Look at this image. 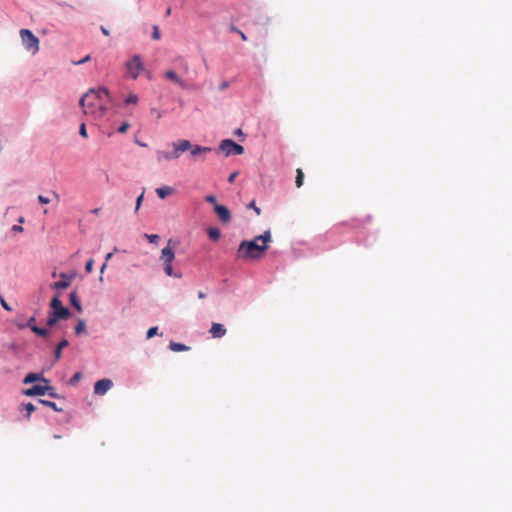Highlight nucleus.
I'll use <instances>...</instances> for the list:
<instances>
[{"label": "nucleus", "mask_w": 512, "mask_h": 512, "mask_svg": "<svg viewBox=\"0 0 512 512\" xmlns=\"http://www.w3.org/2000/svg\"><path fill=\"white\" fill-rule=\"evenodd\" d=\"M160 36H161V34H152V38L154 40H160Z\"/></svg>", "instance_id": "nucleus-46"}, {"label": "nucleus", "mask_w": 512, "mask_h": 512, "mask_svg": "<svg viewBox=\"0 0 512 512\" xmlns=\"http://www.w3.org/2000/svg\"><path fill=\"white\" fill-rule=\"evenodd\" d=\"M32 332H34L35 334H37L39 336H42V337H46L49 334L48 329L40 328L38 326L37 327H32Z\"/></svg>", "instance_id": "nucleus-25"}, {"label": "nucleus", "mask_w": 512, "mask_h": 512, "mask_svg": "<svg viewBox=\"0 0 512 512\" xmlns=\"http://www.w3.org/2000/svg\"><path fill=\"white\" fill-rule=\"evenodd\" d=\"M93 265H94V261L92 259H90L86 265H85V270L87 273H91L93 271Z\"/></svg>", "instance_id": "nucleus-33"}, {"label": "nucleus", "mask_w": 512, "mask_h": 512, "mask_svg": "<svg viewBox=\"0 0 512 512\" xmlns=\"http://www.w3.org/2000/svg\"><path fill=\"white\" fill-rule=\"evenodd\" d=\"M89 60H90V55H86L83 59H81V60H79L77 62L73 61V64L80 65V64L88 62Z\"/></svg>", "instance_id": "nucleus-40"}, {"label": "nucleus", "mask_w": 512, "mask_h": 512, "mask_svg": "<svg viewBox=\"0 0 512 512\" xmlns=\"http://www.w3.org/2000/svg\"><path fill=\"white\" fill-rule=\"evenodd\" d=\"M236 134L241 135V134H242V130H241V129H238V130L236 131Z\"/></svg>", "instance_id": "nucleus-52"}, {"label": "nucleus", "mask_w": 512, "mask_h": 512, "mask_svg": "<svg viewBox=\"0 0 512 512\" xmlns=\"http://www.w3.org/2000/svg\"><path fill=\"white\" fill-rule=\"evenodd\" d=\"M241 37H242V40H243V41H246V40H247L246 34H241Z\"/></svg>", "instance_id": "nucleus-49"}, {"label": "nucleus", "mask_w": 512, "mask_h": 512, "mask_svg": "<svg viewBox=\"0 0 512 512\" xmlns=\"http://www.w3.org/2000/svg\"><path fill=\"white\" fill-rule=\"evenodd\" d=\"M108 100V90L101 87L98 90H89L84 94L79 101V105L85 115L94 119H101L107 112Z\"/></svg>", "instance_id": "nucleus-1"}, {"label": "nucleus", "mask_w": 512, "mask_h": 512, "mask_svg": "<svg viewBox=\"0 0 512 512\" xmlns=\"http://www.w3.org/2000/svg\"><path fill=\"white\" fill-rule=\"evenodd\" d=\"M170 12H171V9H170V8H168V9H167V11H166V14H167V15H169V14H170Z\"/></svg>", "instance_id": "nucleus-53"}, {"label": "nucleus", "mask_w": 512, "mask_h": 512, "mask_svg": "<svg viewBox=\"0 0 512 512\" xmlns=\"http://www.w3.org/2000/svg\"><path fill=\"white\" fill-rule=\"evenodd\" d=\"M53 390V387L49 386L48 384H36L32 387L24 390V394L26 396H41L47 394L48 391Z\"/></svg>", "instance_id": "nucleus-8"}, {"label": "nucleus", "mask_w": 512, "mask_h": 512, "mask_svg": "<svg viewBox=\"0 0 512 512\" xmlns=\"http://www.w3.org/2000/svg\"><path fill=\"white\" fill-rule=\"evenodd\" d=\"M219 151H222L225 153L226 156L229 155H241L244 153L243 146L235 143L234 141L230 139H225L220 142Z\"/></svg>", "instance_id": "nucleus-5"}, {"label": "nucleus", "mask_w": 512, "mask_h": 512, "mask_svg": "<svg viewBox=\"0 0 512 512\" xmlns=\"http://www.w3.org/2000/svg\"><path fill=\"white\" fill-rule=\"evenodd\" d=\"M171 242H172V240L170 239L168 241L167 246L164 247L161 251L160 259L163 261V263H172L175 258L174 251L170 246Z\"/></svg>", "instance_id": "nucleus-12"}, {"label": "nucleus", "mask_w": 512, "mask_h": 512, "mask_svg": "<svg viewBox=\"0 0 512 512\" xmlns=\"http://www.w3.org/2000/svg\"><path fill=\"white\" fill-rule=\"evenodd\" d=\"M214 211L223 223H228L231 220V213L229 209L221 204H215Z\"/></svg>", "instance_id": "nucleus-11"}, {"label": "nucleus", "mask_w": 512, "mask_h": 512, "mask_svg": "<svg viewBox=\"0 0 512 512\" xmlns=\"http://www.w3.org/2000/svg\"><path fill=\"white\" fill-rule=\"evenodd\" d=\"M137 102H138V97H137L136 94H133V93L129 94L128 97L125 100V103L127 105H129V104H134L135 105V104H137Z\"/></svg>", "instance_id": "nucleus-28"}, {"label": "nucleus", "mask_w": 512, "mask_h": 512, "mask_svg": "<svg viewBox=\"0 0 512 512\" xmlns=\"http://www.w3.org/2000/svg\"><path fill=\"white\" fill-rule=\"evenodd\" d=\"M249 207L253 208V210H255V212H256V214H257V215H260L261 210H260V208H259V207H257V206L255 205V202H254V201H252V202L249 204Z\"/></svg>", "instance_id": "nucleus-41"}, {"label": "nucleus", "mask_w": 512, "mask_h": 512, "mask_svg": "<svg viewBox=\"0 0 512 512\" xmlns=\"http://www.w3.org/2000/svg\"><path fill=\"white\" fill-rule=\"evenodd\" d=\"M171 146L173 148V150L171 152L158 151L156 153L158 161H162V160L169 161V160L178 159L182 155V153L189 150L190 141L189 140H179V141L173 142L171 144Z\"/></svg>", "instance_id": "nucleus-3"}, {"label": "nucleus", "mask_w": 512, "mask_h": 512, "mask_svg": "<svg viewBox=\"0 0 512 512\" xmlns=\"http://www.w3.org/2000/svg\"><path fill=\"white\" fill-rule=\"evenodd\" d=\"M143 197H144V193H141V195L137 198V200H136V207H135L136 211L140 208L142 200H143Z\"/></svg>", "instance_id": "nucleus-38"}, {"label": "nucleus", "mask_w": 512, "mask_h": 512, "mask_svg": "<svg viewBox=\"0 0 512 512\" xmlns=\"http://www.w3.org/2000/svg\"><path fill=\"white\" fill-rule=\"evenodd\" d=\"M145 238L150 242V243H157L158 239H159V236L157 234H145Z\"/></svg>", "instance_id": "nucleus-30"}, {"label": "nucleus", "mask_w": 512, "mask_h": 512, "mask_svg": "<svg viewBox=\"0 0 512 512\" xmlns=\"http://www.w3.org/2000/svg\"><path fill=\"white\" fill-rule=\"evenodd\" d=\"M208 236L210 239L217 241L221 236L220 230L218 228L211 227L208 229Z\"/></svg>", "instance_id": "nucleus-23"}, {"label": "nucleus", "mask_w": 512, "mask_h": 512, "mask_svg": "<svg viewBox=\"0 0 512 512\" xmlns=\"http://www.w3.org/2000/svg\"><path fill=\"white\" fill-rule=\"evenodd\" d=\"M304 182V173L301 168H298L296 170V180L295 184L297 188H300L303 185Z\"/></svg>", "instance_id": "nucleus-22"}, {"label": "nucleus", "mask_w": 512, "mask_h": 512, "mask_svg": "<svg viewBox=\"0 0 512 512\" xmlns=\"http://www.w3.org/2000/svg\"><path fill=\"white\" fill-rule=\"evenodd\" d=\"M35 381H42L43 383H46V384L49 383V381L47 379L43 378L40 374H36V373L27 374L23 380V383L29 384V383H32Z\"/></svg>", "instance_id": "nucleus-15"}, {"label": "nucleus", "mask_w": 512, "mask_h": 512, "mask_svg": "<svg viewBox=\"0 0 512 512\" xmlns=\"http://www.w3.org/2000/svg\"><path fill=\"white\" fill-rule=\"evenodd\" d=\"M68 345H69V342L66 339H63L58 343V345L55 349V352H54L55 361H58L61 358L62 349L67 347Z\"/></svg>", "instance_id": "nucleus-16"}, {"label": "nucleus", "mask_w": 512, "mask_h": 512, "mask_svg": "<svg viewBox=\"0 0 512 512\" xmlns=\"http://www.w3.org/2000/svg\"><path fill=\"white\" fill-rule=\"evenodd\" d=\"M58 320H61L60 317H57L54 313H51V315L48 318L47 324L49 326H53Z\"/></svg>", "instance_id": "nucleus-29"}, {"label": "nucleus", "mask_w": 512, "mask_h": 512, "mask_svg": "<svg viewBox=\"0 0 512 512\" xmlns=\"http://www.w3.org/2000/svg\"><path fill=\"white\" fill-rule=\"evenodd\" d=\"M271 241V232L265 231L251 241H242L237 249L236 258L244 261H252L261 258L268 249Z\"/></svg>", "instance_id": "nucleus-2"}, {"label": "nucleus", "mask_w": 512, "mask_h": 512, "mask_svg": "<svg viewBox=\"0 0 512 512\" xmlns=\"http://www.w3.org/2000/svg\"><path fill=\"white\" fill-rule=\"evenodd\" d=\"M85 328H86L85 321L83 319H80L75 327V333L81 334L82 332L85 331Z\"/></svg>", "instance_id": "nucleus-26"}, {"label": "nucleus", "mask_w": 512, "mask_h": 512, "mask_svg": "<svg viewBox=\"0 0 512 512\" xmlns=\"http://www.w3.org/2000/svg\"><path fill=\"white\" fill-rule=\"evenodd\" d=\"M99 209H94L93 213H98Z\"/></svg>", "instance_id": "nucleus-56"}, {"label": "nucleus", "mask_w": 512, "mask_h": 512, "mask_svg": "<svg viewBox=\"0 0 512 512\" xmlns=\"http://www.w3.org/2000/svg\"><path fill=\"white\" fill-rule=\"evenodd\" d=\"M129 127H130V124L128 122H124L121 126H119L118 132L125 133Z\"/></svg>", "instance_id": "nucleus-34"}, {"label": "nucleus", "mask_w": 512, "mask_h": 512, "mask_svg": "<svg viewBox=\"0 0 512 512\" xmlns=\"http://www.w3.org/2000/svg\"><path fill=\"white\" fill-rule=\"evenodd\" d=\"M157 331H158V328L157 327H151L148 329L147 331V338L150 339L152 338L154 335L157 334Z\"/></svg>", "instance_id": "nucleus-32"}, {"label": "nucleus", "mask_w": 512, "mask_h": 512, "mask_svg": "<svg viewBox=\"0 0 512 512\" xmlns=\"http://www.w3.org/2000/svg\"><path fill=\"white\" fill-rule=\"evenodd\" d=\"M237 175H238L237 172H233L232 174H230V176L228 177V182H230V183L234 182Z\"/></svg>", "instance_id": "nucleus-42"}, {"label": "nucleus", "mask_w": 512, "mask_h": 512, "mask_svg": "<svg viewBox=\"0 0 512 512\" xmlns=\"http://www.w3.org/2000/svg\"><path fill=\"white\" fill-rule=\"evenodd\" d=\"M165 76L167 79L175 82L176 84H178L180 86H184L183 80L173 70H168L165 73Z\"/></svg>", "instance_id": "nucleus-17"}, {"label": "nucleus", "mask_w": 512, "mask_h": 512, "mask_svg": "<svg viewBox=\"0 0 512 512\" xmlns=\"http://www.w3.org/2000/svg\"><path fill=\"white\" fill-rule=\"evenodd\" d=\"M79 134L83 137V138H87L88 137V134H87V130H86V125L85 123H82L80 125V128H79Z\"/></svg>", "instance_id": "nucleus-31"}, {"label": "nucleus", "mask_w": 512, "mask_h": 512, "mask_svg": "<svg viewBox=\"0 0 512 512\" xmlns=\"http://www.w3.org/2000/svg\"><path fill=\"white\" fill-rule=\"evenodd\" d=\"M39 403H41L42 405L44 406H47V407H50L52 408L54 411H57V412H60L62 411L61 408H58L56 403L52 402V401H49V400H43V399H40L39 400Z\"/></svg>", "instance_id": "nucleus-24"}, {"label": "nucleus", "mask_w": 512, "mask_h": 512, "mask_svg": "<svg viewBox=\"0 0 512 512\" xmlns=\"http://www.w3.org/2000/svg\"><path fill=\"white\" fill-rule=\"evenodd\" d=\"M101 30H102V32H103V33L108 32V31H107L106 29H104L103 27H101Z\"/></svg>", "instance_id": "nucleus-54"}, {"label": "nucleus", "mask_w": 512, "mask_h": 512, "mask_svg": "<svg viewBox=\"0 0 512 512\" xmlns=\"http://www.w3.org/2000/svg\"><path fill=\"white\" fill-rule=\"evenodd\" d=\"M169 348H170L172 351H175V352L186 351V350H188V349H189V348H188L187 346H185L184 344L176 343V342H170Z\"/></svg>", "instance_id": "nucleus-21"}, {"label": "nucleus", "mask_w": 512, "mask_h": 512, "mask_svg": "<svg viewBox=\"0 0 512 512\" xmlns=\"http://www.w3.org/2000/svg\"><path fill=\"white\" fill-rule=\"evenodd\" d=\"M51 397H57V395L53 392V390H50L47 392Z\"/></svg>", "instance_id": "nucleus-47"}, {"label": "nucleus", "mask_w": 512, "mask_h": 512, "mask_svg": "<svg viewBox=\"0 0 512 512\" xmlns=\"http://www.w3.org/2000/svg\"><path fill=\"white\" fill-rule=\"evenodd\" d=\"M154 32H158V27L157 26L154 27Z\"/></svg>", "instance_id": "nucleus-55"}, {"label": "nucleus", "mask_w": 512, "mask_h": 512, "mask_svg": "<svg viewBox=\"0 0 512 512\" xmlns=\"http://www.w3.org/2000/svg\"><path fill=\"white\" fill-rule=\"evenodd\" d=\"M198 297H199L200 299H204V298L206 297V294H205L203 291H199V292H198Z\"/></svg>", "instance_id": "nucleus-45"}, {"label": "nucleus", "mask_w": 512, "mask_h": 512, "mask_svg": "<svg viewBox=\"0 0 512 512\" xmlns=\"http://www.w3.org/2000/svg\"><path fill=\"white\" fill-rule=\"evenodd\" d=\"M22 43L27 52L35 55L39 50V40L35 34H21Z\"/></svg>", "instance_id": "nucleus-6"}, {"label": "nucleus", "mask_w": 512, "mask_h": 512, "mask_svg": "<svg viewBox=\"0 0 512 512\" xmlns=\"http://www.w3.org/2000/svg\"><path fill=\"white\" fill-rule=\"evenodd\" d=\"M52 313L60 317L61 319H67L70 316V311L68 308L62 305L61 300L58 296H54L50 303Z\"/></svg>", "instance_id": "nucleus-7"}, {"label": "nucleus", "mask_w": 512, "mask_h": 512, "mask_svg": "<svg viewBox=\"0 0 512 512\" xmlns=\"http://www.w3.org/2000/svg\"><path fill=\"white\" fill-rule=\"evenodd\" d=\"M106 266H107V265H106V263H104V264L102 265V267H101V272H103V271H104V269L106 268Z\"/></svg>", "instance_id": "nucleus-51"}, {"label": "nucleus", "mask_w": 512, "mask_h": 512, "mask_svg": "<svg viewBox=\"0 0 512 512\" xmlns=\"http://www.w3.org/2000/svg\"><path fill=\"white\" fill-rule=\"evenodd\" d=\"M113 383L110 379L98 380L94 385V393L97 395H104L112 387Z\"/></svg>", "instance_id": "nucleus-10"}, {"label": "nucleus", "mask_w": 512, "mask_h": 512, "mask_svg": "<svg viewBox=\"0 0 512 512\" xmlns=\"http://www.w3.org/2000/svg\"><path fill=\"white\" fill-rule=\"evenodd\" d=\"M80 377H81V374H80V373H75V374L73 375V377L71 378V382H72V383L77 382V381L80 379Z\"/></svg>", "instance_id": "nucleus-43"}, {"label": "nucleus", "mask_w": 512, "mask_h": 512, "mask_svg": "<svg viewBox=\"0 0 512 512\" xmlns=\"http://www.w3.org/2000/svg\"><path fill=\"white\" fill-rule=\"evenodd\" d=\"M38 201L41 203V204H48L50 202V199L43 196V195H39L38 196Z\"/></svg>", "instance_id": "nucleus-37"}, {"label": "nucleus", "mask_w": 512, "mask_h": 512, "mask_svg": "<svg viewBox=\"0 0 512 512\" xmlns=\"http://www.w3.org/2000/svg\"><path fill=\"white\" fill-rule=\"evenodd\" d=\"M0 302H1V305L2 307L7 310V311H11V307L9 306V304L5 301L4 298H0Z\"/></svg>", "instance_id": "nucleus-39"}, {"label": "nucleus", "mask_w": 512, "mask_h": 512, "mask_svg": "<svg viewBox=\"0 0 512 512\" xmlns=\"http://www.w3.org/2000/svg\"><path fill=\"white\" fill-rule=\"evenodd\" d=\"M70 303L78 312H82V306L76 292L70 293Z\"/></svg>", "instance_id": "nucleus-20"}, {"label": "nucleus", "mask_w": 512, "mask_h": 512, "mask_svg": "<svg viewBox=\"0 0 512 512\" xmlns=\"http://www.w3.org/2000/svg\"><path fill=\"white\" fill-rule=\"evenodd\" d=\"M173 189L169 186H163L156 189L159 198L165 199L168 195L172 194Z\"/></svg>", "instance_id": "nucleus-18"}, {"label": "nucleus", "mask_w": 512, "mask_h": 512, "mask_svg": "<svg viewBox=\"0 0 512 512\" xmlns=\"http://www.w3.org/2000/svg\"><path fill=\"white\" fill-rule=\"evenodd\" d=\"M112 256H113V253H108L106 255V261L110 260L112 258Z\"/></svg>", "instance_id": "nucleus-48"}, {"label": "nucleus", "mask_w": 512, "mask_h": 512, "mask_svg": "<svg viewBox=\"0 0 512 512\" xmlns=\"http://www.w3.org/2000/svg\"><path fill=\"white\" fill-rule=\"evenodd\" d=\"M188 151H190V154L192 156L196 157V156H200V155H203V154H206V153L210 152L211 148L203 147V146H200V145H192V143L190 142V148H189Z\"/></svg>", "instance_id": "nucleus-13"}, {"label": "nucleus", "mask_w": 512, "mask_h": 512, "mask_svg": "<svg viewBox=\"0 0 512 512\" xmlns=\"http://www.w3.org/2000/svg\"><path fill=\"white\" fill-rule=\"evenodd\" d=\"M54 196L58 199L59 195L57 193H54Z\"/></svg>", "instance_id": "nucleus-57"}, {"label": "nucleus", "mask_w": 512, "mask_h": 512, "mask_svg": "<svg viewBox=\"0 0 512 512\" xmlns=\"http://www.w3.org/2000/svg\"><path fill=\"white\" fill-rule=\"evenodd\" d=\"M19 32L24 33V32H31V31L28 29H21Z\"/></svg>", "instance_id": "nucleus-50"}, {"label": "nucleus", "mask_w": 512, "mask_h": 512, "mask_svg": "<svg viewBox=\"0 0 512 512\" xmlns=\"http://www.w3.org/2000/svg\"><path fill=\"white\" fill-rule=\"evenodd\" d=\"M27 327H29L32 330V327H37L36 325V319L35 317H31L27 322Z\"/></svg>", "instance_id": "nucleus-35"}, {"label": "nucleus", "mask_w": 512, "mask_h": 512, "mask_svg": "<svg viewBox=\"0 0 512 512\" xmlns=\"http://www.w3.org/2000/svg\"><path fill=\"white\" fill-rule=\"evenodd\" d=\"M205 200L208 202V203H211V204H217L216 203V197L214 195H207L205 197Z\"/></svg>", "instance_id": "nucleus-36"}, {"label": "nucleus", "mask_w": 512, "mask_h": 512, "mask_svg": "<svg viewBox=\"0 0 512 512\" xmlns=\"http://www.w3.org/2000/svg\"><path fill=\"white\" fill-rule=\"evenodd\" d=\"M12 229H13L14 231H18V232L23 231V228H22L21 226H18V225H14Z\"/></svg>", "instance_id": "nucleus-44"}, {"label": "nucleus", "mask_w": 512, "mask_h": 512, "mask_svg": "<svg viewBox=\"0 0 512 512\" xmlns=\"http://www.w3.org/2000/svg\"><path fill=\"white\" fill-rule=\"evenodd\" d=\"M164 271L170 277H175V278H181L182 277V273L181 272H174L173 271L172 263H164Z\"/></svg>", "instance_id": "nucleus-19"}, {"label": "nucleus", "mask_w": 512, "mask_h": 512, "mask_svg": "<svg viewBox=\"0 0 512 512\" xmlns=\"http://www.w3.org/2000/svg\"><path fill=\"white\" fill-rule=\"evenodd\" d=\"M210 333L214 338H221L226 334V329L220 323H213L210 329Z\"/></svg>", "instance_id": "nucleus-14"}, {"label": "nucleus", "mask_w": 512, "mask_h": 512, "mask_svg": "<svg viewBox=\"0 0 512 512\" xmlns=\"http://www.w3.org/2000/svg\"><path fill=\"white\" fill-rule=\"evenodd\" d=\"M125 67L126 75L132 79H136L144 69L143 63L138 55L133 56L131 60L127 61Z\"/></svg>", "instance_id": "nucleus-4"}, {"label": "nucleus", "mask_w": 512, "mask_h": 512, "mask_svg": "<svg viewBox=\"0 0 512 512\" xmlns=\"http://www.w3.org/2000/svg\"><path fill=\"white\" fill-rule=\"evenodd\" d=\"M59 276H60L61 280L54 282L51 285V288L55 289V290L67 289L70 286L71 281L74 278V275H68L67 273L62 272L59 274Z\"/></svg>", "instance_id": "nucleus-9"}, {"label": "nucleus", "mask_w": 512, "mask_h": 512, "mask_svg": "<svg viewBox=\"0 0 512 512\" xmlns=\"http://www.w3.org/2000/svg\"><path fill=\"white\" fill-rule=\"evenodd\" d=\"M23 408L27 412V418L29 419L31 414L36 410V407L32 403H26L23 405Z\"/></svg>", "instance_id": "nucleus-27"}]
</instances>
